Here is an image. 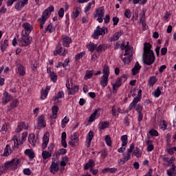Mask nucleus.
Listing matches in <instances>:
<instances>
[{"instance_id": "5", "label": "nucleus", "mask_w": 176, "mask_h": 176, "mask_svg": "<svg viewBox=\"0 0 176 176\" xmlns=\"http://www.w3.org/2000/svg\"><path fill=\"white\" fill-rule=\"evenodd\" d=\"M104 16H105V10H104V7H100L96 10V12L94 14V19H97L98 17L97 21H98V23H102V17H104Z\"/></svg>"}, {"instance_id": "2", "label": "nucleus", "mask_w": 176, "mask_h": 176, "mask_svg": "<svg viewBox=\"0 0 176 176\" xmlns=\"http://www.w3.org/2000/svg\"><path fill=\"white\" fill-rule=\"evenodd\" d=\"M52 12H54V7L53 6H50L43 11L41 18L38 19V23H40L41 30L43 28L45 23H46V21L49 19V17H50V14H52Z\"/></svg>"}, {"instance_id": "8", "label": "nucleus", "mask_w": 176, "mask_h": 176, "mask_svg": "<svg viewBox=\"0 0 176 176\" xmlns=\"http://www.w3.org/2000/svg\"><path fill=\"white\" fill-rule=\"evenodd\" d=\"M68 53V51L65 49H63L61 44H58L56 46V50L54 52V56H57V54H60V56H65Z\"/></svg>"}, {"instance_id": "6", "label": "nucleus", "mask_w": 176, "mask_h": 176, "mask_svg": "<svg viewBox=\"0 0 176 176\" xmlns=\"http://www.w3.org/2000/svg\"><path fill=\"white\" fill-rule=\"evenodd\" d=\"M101 35H105V29L104 28H101L100 26H98L93 34V38L94 39H98V36Z\"/></svg>"}, {"instance_id": "58", "label": "nucleus", "mask_w": 176, "mask_h": 176, "mask_svg": "<svg viewBox=\"0 0 176 176\" xmlns=\"http://www.w3.org/2000/svg\"><path fill=\"white\" fill-rule=\"evenodd\" d=\"M27 135H28V132L25 131L22 133L21 137V145H23V142L25 141V140L27 138Z\"/></svg>"}, {"instance_id": "63", "label": "nucleus", "mask_w": 176, "mask_h": 176, "mask_svg": "<svg viewBox=\"0 0 176 176\" xmlns=\"http://www.w3.org/2000/svg\"><path fill=\"white\" fill-rule=\"evenodd\" d=\"M173 162H175V157H172L170 160H168L167 166H170V164H174Z\"/></svg>"}, {"instance_id": "20", "label": "nucleus", "mask_w": 176, "mask_h": 176, "mask_svg": "<svg viewBox=\"0 0 176 176\" xmlns=\"http://www.w3.org/2000/svg\"><path fill=\"white\" fill-rule=\"evenodd\" d=\"M140 98H134L133 102L130 104L129 107V111H131V109H133V108H135V107L137 106V104H138V102H140Z\"/></svg>"}, {"instance_id": "56", "label": "nucleus", "mask_w": 176, "mask_h": 176, "mask_svg": "<svg viewBox=\"0 0 176 176\" xmlns=\"http://www.w3.org/2000/svg\"><path fill=\"white\" fill-rule=\"evenodd\" d=\"M50 79L53 80L54 82H57V74L56 73H51L50 74Z\"/></svg>"}, {"instance_id": "43", "label": "nucleus", "mask_w": 176, "mask_h": 176, "mask_svg": "<svg viewBox=\"0 0 176 176\" xmlns=\"http://www.w3.org/2000/svg\"><path fill=\"white\" fill-rule=\"evenodd\" d=\"M85 54H86V52H85V51L77 54L75 56V60H76V61H78V60H80V58H83V56H85Z\"/></svg>"}, {"instance_id": "52", "label": "nucleus", "mask_w": 176, "mask_h": 176, "mask_svg": "<svg viewBox=\"0 0 176 176\" xmlns=\"http://www.w3.org/2000/svg\"><path fill=\"white\" fill-rule=\"evenodd\" d=\"M160 128L163 130H166L167 124H166V121L163 120L160 123Z\"/></svg>"}, {"instance_id": "21", "label": "nucleus", "mask_w": 176, "mask_h": 176, "mask_svg": "<svg viewBox=\"0 0 176 176\" xmlns=\"http://www.w3.org/2000/svg\"><path fill=\"white\" fill-rule=\"evenodd\" d=\"M47 144H49V137H47V133H45L43 138L42 149L47 148Z\"/></svg>"}, {"instance_id": "44", "label": "nucleus", "mask_w": 176, "mask_h": 176, "mask_svg": "<svg viewBox=\"0 0 176 176\" xmlns=\"http://www.w3.org/2000/svg\"><path fill=\"white\" fill-rule=\"evenodd\" d=\"M160 94H162V91H160V87H158L157 88V89H155L153 92V96H154V97H155L156 98H157V97H159L160 96Z\"/></svg>"}, {"instance_id": "18", "label": "nucleus", "mask_w": 176, "mask_h": 176, "mask_svg": "<svg viewBox=\"0 0 176 176\" xmlns=\"http://www.w3.org/2000/svg\"><path fill=\"white\" fill-rule=\"evenodd\" d=\"M94 166H96V163L94 162V160L93 159H91L84 166V170H87L89 168V169L93 168L94 167Z\"/></svg>"}, {"instance_id": "3", "label": "nucleus", "mask_w": 176, "mask_h": 176, "mask_svg": "<svg viewBox=\"0 0 176 176\" xmlns=\"http://www.w3.org/2000/svg\"><path fill=\"white\" fill-rule=\"evenodd\" d=\"M20 163L21 162L19 159L16 160V159L13 158L12 161H8L5 164V167L6 168H9L10 167V170H16L20 167Z\"/></svg>"}, {"instance_id": "61", "label": "nucleus", "mask_w": 176, "mask_h": 176, "mask_svg": "<svg viewBox=\"0 0 176 176\" xmlns=\"http://www.w3.org/2000/svg\"><path fill=\"white\" fill-rule=\"evenodd\" d=\"M58 14L60 19H63V17H64V8H60L58 10Z\"/></svg>"}, {"instance_id": "28", "label": "nucleus", "mask_w": 176, "mask_h": 176, "mask_svg": "<svg viewBox=\"0 0 176 176\" xmlns=\"http://www.w3.org/2000/svg\"><path fill=\"white\" fill-rule=\"evenodd\" d=\"M118 168H105L102 170V174H107V173H116Z\"/></svg>"}, {"instance_id": "7", "label": "nucleus", "mask_w": 176, "mask_h": 176, "mask_svg": "<svg viewBox=\"0 0 176 176\" xmlns=\"http://www.w3.org/2000/svg\"><path fill=\"white\" fill-rule=\"evenodd\" d=\"M59 164L58 162H56V159L53 158L52 164L50 166V173L52 174H56V173H58L59 170Z\"/></svg>"}, {"instance_id": "64", "label": "nucleus", "mask_w": 176, "mask_h": 176, "mask_svg": "<svg viewBox=\"0 0 176 176\" xmlns=\"http://www.w3.org/2000/svg\"><path fill=\"white\" fill-rule=\"evenodd\" d=\"M135 111H137L138 113L142 111V105L141 104H138L135 107Z\"/></svg>"}, {"instance_id": "50", "label": "nucleus", "mask_w": 176, "mask_h": 176, "mask_svg": "<svg viewBox=\"0 0 176 176\" xmlns=\"http://www.w3.org/2000/svg\"><path fill=\"white\" fill-rule=\"evenodd\" d=\"M131 52H133V47H128L125 48V54L124 56H127V54H129V56H131Z\"/></svg>"}, {"instance_id": "55", "label": "nucleus", "mask_w": 176, "mask_h": 176, "mask_svg": "<svg viewBox=\"0 0 176 176\" xmlns=\"http://www.w3.org/2000/svg\"><path fill=\"white\" fill-rule=\"evenodd\" d=\"M68 122H69V119H68L67 117H65L62 120V129H64V127L67 126V123H68Z\"/></svg>"}, {"instance_id": "54", "label": "nucleus", "mask_w": 176, "mask_h": 176, "mask_svg": "<svg viewBox=\"0 0 176 176\" xmlns=\"http://www.w3.org/2000/svg\"><path fill=\"white\" fill-rule=\"evenodd\" d=\"M145 21V12H143L142 14L140 15V23L144 24Z\"/></svg>"}, {"instance_id": "53", "label": "nucleus", "mask_w": 176, "mask_h": 176, "mask_svg": "<svg viewBox=\"0 0 176 176\" xmlns=\"http://www.w3.org/2000/svg\"><path fill=\"white\" fill-rule=\"evenodd\" d=\"M133 153L136 157H141V152H140V148H138V147L135 148Z\"/></svg>"}, {"instance_id": "19", "label": "nucleus", "mask_w": 176, "mask_h": 176, "mask_svg": "<svg viewBox=\"0 0 176 176\" xmlns=\"http://www.w3.org/2000/svg\"><path fill=\"white\" fill-rule=\"evenodd\" d=\"M122 35H123V31L116 32L113 34V37L110 38L111 42H115V41H118L119 38H120V36H122Z\"/></svg>"}, {"instance_id": "14", "label": "nucleus", "mask_w": 176, "mask_h": 176, "mask_svg": "<svg viewBox=\"0 0 176 176\" xmlns=\"http://www.w3.org/2000/svg\"><path fill=\"white\" fill-rule=\"evenodd\" d=\"M122 86L121 78H117L116 83L113 84V93H117L118 87Z\"/></svg>"}, {"instance_id": "4", "label": "nucleus", "mask_w": 176, "mask_h": 176, "mask_svg": "<svg viewBox=\"0 0 176 176\" xmlns=\"http://www.w3.org/2000/svg\"><path fill=\"white\" fill-rule=\"evenodd\" d=\"M30 37L28 34H24V30L21 32V38L19 39V46H29L31 43Z\"/></svg>"}, {"instance_id": "32", "label": "nucleus", "mask_w": 176, "mask_h": 176, "mask_svg": "<svg viewBox=\"0 0 176 176\" xmlns=\"http://www.w3.org/2000/svg\"><path fill=\"white\" fill-rule=\"evenodd\" d=\"M42 156H43V159L44 160H46V159H49V157H52V153H50L48 151H43L42 152Z\"/></svg>"}, {"instance_id": "16", "label": "nucleus", "mask_w": 176, "mask_h": 176, "mask_svg": "<svg viewBox=\"0 0 176 176\" xmlns=\"http://www.w3.org/2000/svg\"><path fill=\"white\" fill-rule=\"evenodd\" d=\"M140 69H141V66L138 62H136L134 67L132 69V74L133 76L137 75V74H140Z\"/></svg>"}, {"instance_id": "38", "label": "nucleus", "mask_w": 176, "mask_h": 176, "mask_svg": "<svg viewBox=\"0 0 176 176\" xmlns=\"http://www.w3.org/2000/svg\"><path fill=\"white\" fill-rule=\"evenodd\" d=\"M71 141H74V142L78 144V142L79 141V133H78V132H76L73 135H71Z\"/></svg>"}, {"instance_id": "59", "label": "nucleus", "mask_w": 176, "mask_h": 176, "mask_svg": "<svg viewBox=\"0 0 176 176\" xmlns=\"http://www.w3.org/2000/svg\"><path fill=\"white\" fill-rule=\"evenodd\" d=\"M124 16L127 19H130V17H131V11H130L129 9H126L124 12Z\"/></svg>"}, {"instance_id": "23", "label": "nucleus", "mask_w": 176, "mask_h": 176, "mask_svg": "<svg viewBox=\"0 0 176 176\" xmlns=\"http://www.w3.org/2000/svg\"><path fill=\"white\" fill-rule=\"evenodd\" d=\"M61 138H62L61 144H62L63 147L67 148V141L65 140H67V133L63 132Z\"/></svg>"}, {"instance_id": "15", "label": "nucleus", "mask_w": 176, "mask_h": 176, "mask_svg": "<svg viewBox=\"0 0 176 176\" xmlns=\"http://www.w3.org/2000/svg\"><path fill=\"white\" fill-rule=\"evenodd\" d=\"M49 90H50V86H47L45 89L41 90V100H45L47 97Z\"/></svg>"}, {"instance_id": "36", "label": "nucleus", "mask_w": 176, "mask_h": 176, "mask_svg": "<svg viewBox=\"0 0 176 176\" xmlns=\"http://www.w3.org/2000/svg\"><path fill=\"white\" fill-rule=\"evenodd\" d=\"M175 168H176L175 164H172V167L170 169L167 170L168 175L173 176V174L175 173Z\"/></svg>"}, {"instance_id": "35", "label": "nucleus", "mask_w": 176, "mask_h": 176, "mask_svg": "<svg viewBox=\"0 0 176 176\" xmlns=\"http://www.w3.org/2000/svg\"><path fill=\"white\" fill-rule=\"evenodd\" d=\"M88 50L91 53H93V52L96 50H97V44H94L93 43H90L88 45Z\"/></svg>"}, {"instance_id": "31", "label": "nucleus", "mask_w": 176, "mask_h": 176, "mask_svg": "<svg viewBox=\"0 0 176 176\" xmlns=\"http://www.w3.org/2000/svg\"><path fill=\"white\" fill-rule=\"evenodd\" d=\"M12 154V149H10V145L7 144L4 149L3 156H9V155Z\"/></svg>"}, {"instance_id": "29", "label": "nucleus", "mask_w": 176, "mask_h": 176, "mask_svg": "<svg viewBox=\"0 0 176 176\" xmlns=\"http://www.w3.org/2000/svg\"><path fill=\"white\" fill-rule=\"evenodd\" d=\"M109 126V122H108V121L100 122L99 123V129L104 130V129L108 128Z\"/></svg>"}, {"instance_id": "33", "label": "nucleus", "mask_w": 176, "mask_h": 176, "mask_svg": "<svg viewBox=\"0 0 176 176\" xmlns=\"http://www.w3.org/2000/svg\"><path fill=\"white\" fill-rule=\"evenodd\" d=\"M97 113H98V110H96L90 116L89 118V123H91V122H94L96 120V116H97Z\"/></svg>"}, {"instance_id": "57", "label": "nucleus", "mask_w": 176, "mask_h": 176, "mask_svg": "<svg viewBox=\"0 0 176 176\" xmlns=\"http://www.w3.org/2000/svg\"><path fill=\"white\" fill-rule=\"evenodd\" d=\"M131 152H133V150H131L130 148L127 149V156L125 158V160H130L131 157Z\"/></svg>"}, {"instance_id": "17", "label": "nucleus", "mask_w": 176, "mask_h": 176, "mask_svg": "<svg viewBox=\"0 0 176 176\" xmlns=\"http://www.w3.org/2000/svg\"><path fill=\"white\" fill-rule=\"evenodd\" d=\"M12 100V96L9 95V93L4 92L3 93V97L2 98V103L3 104H8L9 101Z\"/></svg>"}, {"instance_id": "41", "label": "nucleus", "mask_w": 176, "mask_h": 176, "mask_svg": "<svg viewBox=\"0 0 176 176\" xmlns=\"http://www.w3.org/2000/svg\"><path fill=\"white\" fill-rule=\"evenodd\" d=\"M18 73L21 76H24L25 75V71L24 70V67L21 65L18 67Z\"/></svg>"}, {"instance_id": "12", "label": "nucleus", "mask_w": 176, "mask_h": 176, "mask_svg": "<svg viewBox=\"0 0 176 176\" xmlns=\"http://www.w3.org/2000/svg\"><path fill=\"white\" fill-rule=\"evenodd\" d=\"M94 137V132L93 131H90L87 135V140L86 142L87 144V148H90V145H91V140Z\"/></svg>"}, {"instance_id": "49", "label": "nucleus", "mask_w": 176, "mask_h": 176, "mask_svg": "<svg viewBox=\"0 0 176 176\" xmlns=\"http://www.w3.org/2000/svg\"><path fill=\"white\" fill-rule=\"evenodd\" d=\"M122 156H123V159L120 160V162H119L120 164H121V166L122 164H124L126 163V162H129V160H126V153H124L122 154Z\"/></svg>"}, {"instance_id": "27", "label": "nucleus", "mask_w": 176, "mask_h": 176, "mask_svg": "<svg viewBox=\"0 0 176 176\" xmlns=\"http://www.w3.org/2000/svg\"><path fill=\"white\" fill-rule=\"evenodd\" d=\"M9 46V41L8 39L4 40V41L1 42V52H5L6 50V48Z\"/></svg>"}, {"instance_id": "13", "label": "nucleus", "mask_w": 176, "mask_h": 176, "mask_svg": "<svg viewBox=\"0 0 176 176\" xmlns=\"http://www.w3.org/2000/svg\"><path fill=\"white\" fill-rule=\"evenodd\" d=\"M63 39V45L65 46V47H68L69 46V43L72 42V39L69 38L68 36H62Z\"/></svg>"}, {"instance_id": "25", "label": "nucleus", "mask_w": 176, "mask_h": 176, "mask_svg": "<svg viewBox=\"0 0 176 176\" xmlns=\"http://www.w3.org/2000/svg\"><path fill=\"white\" fill-rule=\"evenodd\" d=\"M28 141L30 144H31L33 148H35V135L34 134H30L28 137Z\"/></svg>"}, {"instance_id": "1", "label": "nucleus", "mask_w": 176, "mask_h": 176, "mask_svg": "<svg viewBox=\"0 0 176 176\" xmlns=\"http://www.w3.org/2000/svg\"><path fill=\"white\" fill-rule=\"evenodd\" d=\"M151 49L152 45L149 43H144L142 60L146 65H152L155 63V53Z\"/></svg>"}, {"instance_id": "10", "label": "nucleus", "mask_w": 176, "mask_h": 176, "mask_svg": "<svg viewBox=\"0 0 176 176\" xmlns=\"http://www.w3.org/2000/svg\"><path fill=\"white\" fill-rule=\"evenodd\" d=\"M22 27L25 30H23L24 34L30 35V34L32 31V25H31V24H30L29 23L25 22L22 25Z\"/></svg>"}, {"instance_id": "40", "label": "nucleus", "mask_w": 176, "mask_h": 176, "mask_svg": "<svg viewBox=\"0 0 176 176\" xmlns=\"http://www.w3.org/2000/svg\"><path fill=\"white\" fill-rule=\"evenodd\" d=\"M80 13V7H77L76 11L73 12L72 14V17L73 19H76L79 16Z\"/></svg>"}, {"instance_id": "62", "label": "nucleus", "mask_w": 176, "mask_h": 176, "mask_svg": "<svg viewBox=\"0 0 176 176\" xmlns=\"http://www.w3.org/2000/svg\"><path fill=\"white\" fill-rule=\"evenodd\" d=\"M19 104V100L16 99L13 100L12 102L10 104L11 108H16Z\"/></svg>"}, {"instance_id": "9", "label": "nucleus", "mask_w": 176, "mask_h": 176, "mask_svg": "<svg viewBox=\"0 0 176 176\" xmlns=\"http://www.w3.org/2000/svg\"><path fill=\"white\" fill-rule=\"evenodd\" d=\"M59 98H64V91H58L57 95L52 98V101L55 102L56 105H60L61 104V101L58 100Z\"/></svg>"}, {"instance_id": "45", "label": "nucleus", "mask_w": 176, "mask_h": 176, "mask_svg": "<svg viewBox=\"0 0 176 176\" xmlns=\"http://www.w3.org/2000/svg\"><path fill=\"white\" fill-rule=\"evenodd\" d=\"M67 153V149L65 148H60L56 153H55L56 157L60 156V155H65Z\"/></svg>"}, {"instance_id": "48", "label": "nucleus", "mask_w": 176, "mask_h": 176, "mask_svg": "<svg viewBox=\"0 0 176 176\" xmlns=\"http://www.w3.org/2000/svg\"><path fill=\"white\" fill-rule=\"evenodd\" d=\"M47 31H49V32H50V33H52V32H53V31H54V28H53V25L50 24L47 25V27L45 30V32H47Z\"/></svg>"}, {"instance_id": "60", "label": "nucleus", "mask_w": 176, "mask_h": 176, "mask_svg": "<svg viewBox=\"0 0 176 176\" xmlns=\"http://www.w3.org/2000/svg\"><path fill=\"white\" fill-rule=\"evenodd\" d=\"M54 143H51L47 148V151L52 153L53 152V149H54Z\"/></svg>"}, {"instance_id": "37", "label": "nucleus", "mask_w": 176, "mask_h": 176, "mask_svg": "<svg viewBox=\"0 0 176 176\" xmlns=\"http://www.w3.org/2000/svg\"><path fill=\"white\" fill-rule=\"evenodd\" d=\"M93 72H94V70H91V71L87 70L85 73L84 79L85 80H87V79H90L93 76Z\"/></svg>"}, {"instance_id": "26", "label": "nucleus", "mask_w": 176, "mask_h": 176, "mask_svg": "<svg viewBox=\"0 0 176 176\" xmlns=\"http://www.w3.org/2000/svg\"><path fill=\"white\" fill-rule=\"evenodd\" d=\"M103 76L109 77V66L105 64L102 69Z\"/></svg>"}, {"instance_id": "30", "label": "nucleus", "mask_w": 176, "mask_h": 176, "mask_svg": "<svg viewBox=\"0 0 176 176\" xmlns=\"http://www.w3.org/2000/svg\"><path fill=\"white\" fill-rule=\"evenodd\" d=\"M52 119L57 118V113L58 112V107L54 106L52 107Z\"/></svg>"}, {"instance_id": "51", "label": "nucleus", "mask_w": 176, "mask_h": 176, "mask_svg": "<svg viewBox=\"0 0 176 176\" xmlns=\"http://www.w3.org/2000/svg\"><path fill=\"white\" fill-rule=\"evenodd\" d=\"M149 134L153 137H157V135H159V132H157L156 130L151 129L149 131Z\"/></svg>"}, {"instance_id": "24", "label": "nucleus", "mask_w": 176, "mask_h": 176, "mask_svg": "<svg viewBox=\"0 0 176 176\" xmlns=\"http://www.w3.org/2000/svg\"><path fill=\"white\" fill-rule=\"evenodd\" d=\"M25 154H26L27 156H28L29 159H34L35 157V153H34V151L32 149H26L25 151Z\"/></svg>"}, {"instance_id": "42", "label": "nucleus", "mask_w": 176, "mask_h": 176, "mask_svg": "<svg viewBox=\"0 0 176 176\" xmlns=\"http://www.w3.org/2000/svg\"><path fill=\"white\" fill-rule=\"evenodd\" d=\"M24 128V122H19L18 124L17 128L16 129L15 131L16 133H20L21 131H23V129Z\"/></svg>"}, {"instance_id": "22", "label": "nucleus", "mask_w": 176, "mask_h": 176, "mask_svg": "<svg viewBox=\"0 0 176 176\" xmlns=\"http://www.w3.org/2000/svg\"><path fill=\"white\" fill-rule=\"evenodd\" d=\"M108 78L109 77L107 76H102L101 77L100 85L102 87H107V86L108 85Z\"/></svg>"}, {"instance_id": "39", "label": "nucleus", "mask_w": 176, "mask_h": 176, "mask_svg": "<svg viewBox=\"0 0 176 176\" xmlns=\"http://www.w3.org/2000/svg\"><path fill=\"white\" fill-rule=\"evenodd\" d=\"M121 141H122V146H126L127 145L129 140H127V135H124L121 136Z\"/></svg>"}, {"instance_id": "11", "label": "nucleus", "mask_w": 176, "mask_h": 176, "mask_svg": "<svg viewBox=\"0 0 176 176\" xmlns=\"http://www.w3.org/2000/svg\"><path fill=\"white\" fill-rule=\"evenodd\" d=\"M38 126H36L37 130L41 129V127H46V122H45V116L41 115L38 118Z\"/></svg>"}, {"instance_id": "47", "label": "nucleus", "mask_w": 176, "mask_h": 176, "mask_svg": "<svg viewBox=\"0 0 176 176\" xmlns=\"http://www.w3.org/2000/svg\"><path fill=\"white\" fill-rule=\"evenodd\" d=\"M105 142L108 146H112V140H111V137L109 135H107L105 136Z\"/></svg>"}, {"instance_id": "46", "label": "nucleus", "mask_w": 176, "mask_h": 176, "mask_svg": "<svg viewBox=\"0 0 176 176\" xmlns=\"http://www.w3.org/2000/svg\"><path fill=\"white\" fill-rule=\"evenodd\" d=\"M132 57L133 55H129L127 57L122 58L123 63H124L125 64H130Z\"/></svg>"}, {"instance_id": "34", "label": "nucleus", "mask_w": 176, "mask_h": 176, "mask_svg": "<svg viewBox=\"0 0 176 176\" xmlns=\"http://www.w3.org/2000/svg\"><path fill=\"white\" fill-rule=\"evenodd\" d=\"M157 82V78H156V76H152L148 80V84L151 87H153L155 83Z\"/></svg>"}]
</instances>
